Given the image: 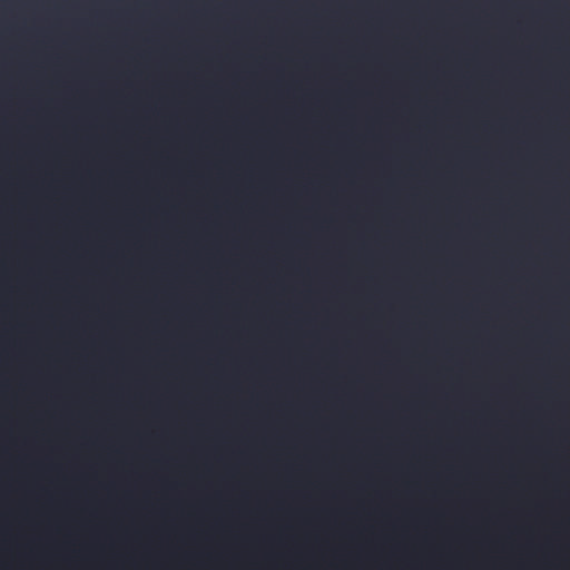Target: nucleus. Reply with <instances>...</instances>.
I'll list each match as a JSON object with an SVG mask.
<instances>
[{
    "label": "nucleus",
    "mask_w": 570,
    "mask_h": 570,
    "mask_svg": "<svg viewBox=\"0 0 570 570\" xmlns=\"http://www.w3.org/2000/svg\"><path fill=\"white\" fill-rule=\"evenodd\" d=\"M8 217L9 216H4L2 214V243L4 242V228L7 226V223H8ZM4 275V269L2 268V276ZM4 353V347L2 346V354ZM1 386H2V394L4 392H10L8 390V381L7 379L4 377V370L2 368V383H1ZM2 570H4V564L2 563Z\"/></svg>",
    "instance_id": "f257e3e1"
}]
</instances>
